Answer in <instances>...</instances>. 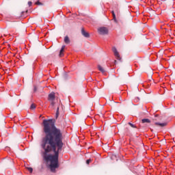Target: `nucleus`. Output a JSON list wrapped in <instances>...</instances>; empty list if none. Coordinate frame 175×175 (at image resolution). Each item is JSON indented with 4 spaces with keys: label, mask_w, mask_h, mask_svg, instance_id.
Here are the masks:
<instances>
[{
    "label": "nucleus",
    "mask_w": 175,
    "mask_h": 175,
    "mask_svg": "<svg viewBox=\"0 0 175 175\" xmlns=\"http://www.w3.org/2000/svg\"><path fill=\"white\" fill-rule=\"evenodd\" d=\"M43 133L44 136L42 137L40 146L44 152L42 157L44 161L51 164L49 165L51 172L54 173L55 169L59 167L58 164V157L59 151L64 147V137L61 129L55 126V122L53 119H44L42 121Z\"/></svg>",
    "instance_id": "nucleus-1"
},
{
    "label": "nucleus",
    "mask_w": 175,
    "mask_h": 175,
    "mask_svg": "<svg viewBox=\"0 0 175 175\" xmlns=\"http://www.w3.org/2000/svg\"><path fill=\"white\" fill-rule=\"evenodd\" d=\"M98 32L100 35H107L109 33V29L105 27H102L98 29Z\"/></svg>",
    "instance_id": "nucleus-2"
},
{
    "label": "nucleus",
    "mask_w": 175,
    "mask_h": 175,
    "mask_svg": "<svg viewBox=\"0 0 175 175\" xmlns=\"http://www.w3.org/2000/svg\"><path fill=\"white\" fill-rule=\"evenodd\" d=\"M112 51L114 53V55L116 57V59L120 61L121 56H120V53H118V51H117V48H116L115 46L112 47Z\"/></svg>",
    "instance_id": "nucleus-3"
},
{
    "label": "nucleus",
    "mask_w": 175,
    "mask_h": 175,
    "mask_svg": "<svg viewBox=\"0 0 175 175\" xmlns=\"http://www.w3.org/2000/svg\"><path fill=\"white\" fill-rule=\"evenodd\" d=\"M55 99V93L54 92H52L51 94L48 96V100H51L53 102Z\"/></svg>",
    "instance_id": "nucleus-4"
},
{
    "label": "nucleus",
    "mask_w": 175,
    "mask_h": 175,
    "mask_svg": "<svg viewBox=\"0 0 175 175\" xmlns=\"http://www.w3.org/2000/svg\"><path fill=\"white\" fill-rule=\"evenodd\" d=\"M81 33L85 38H90V33H88L83 28L81 29Z\"/></svg>",
    "instance_id": "nucleus-5"
},
{
    "label": "nucleus",
    "mask_w": 175,
    "mask_h": 175,
    "mask_svg": "<svg viewBox=\"0 0 175 175\" xmlns=\"http://www.w3.org/2000/svg\"><path fill=\"white\" fill-rule=\"evenodd\" d=\"M64 50H65V45L62 46V49H61V50L59 51V57L64 56Z\"/></svg>",
    "instance_id": "nucleus-6"
},
{
    "label": "nucleus",
    "mask_w": 175,
    "mask_h": 175,
    "mask_svg": "<svg viewBox=\"0 0 175 175\" xmlns=\"http://www.w3.org/2000/svg\"><path fill=\"white\" fill-rule=\"evenodd\" d=\"M64 42L66 44H69L70 43V40L69 39V37L68 36L64 37Z\"/></svg>",
    "instance_id": "nucleus-7"
},
{
    "label": "nucleus",
    "mask_w": 175,
    "mask_h": 175,
    "mask_svg": "<svg viewBox=\"0 0 175 175\" xmlns=\"http://www.w3.org/2000/svg\"><path fill=\"white\" fill-rule=\"evenodd\" d=\"M167 124L166 122L164 123H159V122H155V125H159V126H166Z\"/></svg>",
    "instance_id": "nucleus-8"
},
{
    "label": "nucleus",
    "mask_w": 175,
    "mask_h": 175,
    "mask_svg": "<svg viewBox=\"0 0 175 175\" xmlns=\"http://www.w3.org/2000/svg\"><path fill=\"white\" fill-rule=\"evenodd\" d=\"M142 122L143 124H146V123H150V122H151V120H150L149 119H146V118H144V119H142Z\"/></svg>",
    "instance_id": "nucleus-9"
},
{
    "label": "nucleus",
    "mask_w": 175,
    "mask_h": 175,
    "mask_svg": "<svg viewBox=\"0 0 175 175\" xmlns=\"http://www.w3.org/2000/svg\"><path fill=\"white\" fill-rule=\"evenodd\" d=\"M98 70H100V72H102V73H105V70L103 69V68H102V66H98Z\"/></svg>",
    "instance_id": "nucleus-10"
},
{
    "label": "nucleus",
    "mask_w": 175,
    "mask_h": 175,
    "mask_svg": "<svg viewBox=\"0 0 175 175\" xmlns=\"http://www.w3.org/2000/svg\"><path fill=\"white\" fill-rule=\"evenodd\" d=\"M27 169L29 172V173H32V172H33V169L31 167H27Z\"/></svg>",
    "instance_id": "nucleus-11"
},
{
    "label": "nucleus",
    "mask_w": 175,
    "mask_h": 175,
    "mask_svg": "<svg viewBox=\"0 0 175 175\" xmlns=\"http://www.w3.org/2000/svg\"><path fill=\"white\" fill-rule=\"evenodd\" d=\"M30 109L31 110H33V109H36V106H35L34 104H31V105L30 106Z\"/></svg>",
    "instance_id": "nucleus-12"
},
{
    "label": "nucleus",
    "mask_w": 175,
    "mask_h": 175,
    "mask_svg": "<svg viewBox=\"0 0 175 175\" xmlns=\"http://www.w3.org/2000/svg\"><path fill=\"white\" fill-rule=\"evenodd\" d=\"M129 125H130L131 128H136V126H135V124H132L131 122H129Z\"/></svg>",
    "instance_id": "nucleus-13"
},
{
    "label": "nucleus",
    "mask_w": 175,
    "mask_h": 175,
    "mask_svg": "<svg viewBox=\"0 0 175 175\" xmlns=\"http://www.w3.org/2000/svg\"><path fill=\"white\" fill-rule=\"evenodd\" d=\"M92 161V160H91V159H88V160L86 161L87 165H90V163H91Z\"/></svg>",
    "instance_id": "nucleus-14"
},
{
    "label": "nucleus",
    "mask_w": 175,
    "mask_h": 175,
    "mask_svg": "<svg viewBox=\"0 0 175 175\" xmlns=\"http://www.w3.org/2000/svg\"><path fill=\"white\" fill-rule=\"evenodd\" d=\"M59 108L57 107V112H56V116L58 117L59 114Z\"/></svg>",
    "instance_id": "nucleus-15"
},
{
    "label": "nucleus",
    "mask_w": 175,
    "mask_h": 175,
    "mask_svg": "<svg viewBox=\"0 0 175 175\" xmlns=\"http://www.w3.org/2000/svg\"><path fill=\"white\" fill-rule=\"evenodd\" d=\"M36 5H42V3H40V1H37L36 2Z\"/></svg>",
    "instance_id": "nucleus-16"
},
{
    "label": "nucleus",
    "mask_w": 175,
    "mask_h": 175,
    "mask_svg": "<svg viewBox=\"0 0 175 175\" xmlns=\"http://www.w3.org/2000/svg\"><path fill=\"white\" fill-rule=\"evenodd\" d=\"M28 5H29V6H31V5H32V1H29V2H28Z\"/></svg>",
    "instance_id": "nucleus-17"
},
{
    "label": "nucleus",
    "mask_w": 175,
    "mask_h": 175,
    "mask_svg": "<svg viewBox=\"0 0 175 175\" xmlns=\"http://www.w3.org/2000/svg\"><path fill=\"white\" fill-rule=\"evenodd\" d=\"M111 13H112L113 17H114V16H116V14L114 13V11H112Z\"/></svg>",
    "instance_id": "nucleus-18"
},
{
    "label": "nucleus",
    "mask_w": 175,
    "mask_h": 175,
    "mask_svg": "<svg viewBox=\"0 0 175 175\" xmlns=\"http://www.w3.org/2000/svg\"><path fill=\"white\" fill-rule=\"evenodd\" d=\"M111 13H112L113 17H114V16H116V14L114 13V11H112Z\"/></svg>",
    "instance_id": "nucleus-19"
},
{
    "label": "nucleus",
    "mask_w": 175,
    "mask_h": 175,
    "mask_svg": "<svg viewBox=\"0 0 175 175\" xmlns=\"http://www.w3.org/2000/svg\"><path fill=\"white\" fill-rule=\"evenodd\" d=\"M114 21L117 22V19L116 18V16H113Z\"/></svg>",
    "instance_id": "nucleus-20"
},
{
    "label": "nucleus",
    "mask_w": 175,
    "mask_h": 175,
    "mask_svg": "<svg viewBox=\"0 0 175 175\" xmlns=\"http://www.w3.org/2000/svg\"><path fill=\"white\" fill-rule=\"evenodd\" d=\"M36 91V87H34V92Z\"/></svg>",
    "instance_id": "nucleus-21"
},
{
    "label": "nucleus",
    "mask_w": 175,
    "mask_h": 175,
    "mask_svg": "<svg viewBox=\"0 0 175 175\" xmlns=\"http://www.w3.org/2000/svg\"><path fill=\"white\" fill-rule=\"evenodd\" d=\"M51 105H54V103H52Z\"/></svg>",
    "instance_id": "nucleus-22"
}]
</instances>
